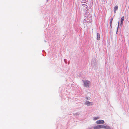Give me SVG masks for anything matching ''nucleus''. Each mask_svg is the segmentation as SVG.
Instances as JSON below:
<instances>
[{"label":"nucleus","instance_id":"12","mask_svg":"<svg viewBox=\"0 0 129 129\" xmlns=\"http://www.w3.org/2000/svg\"><path fill=\"white\" fill-rule=\"evenodd\" d=\"M98 117H95L94 118V120H96L98 119H99Z\"/></svg>","mask_w":129,"mask_h":129},{"label":"nucleus","instance_id":"3","mask_svg":"<svg viewBox=\"0 0 129 129\" xmlns=\"http://www.w3.org/2000/svg\"><path fill=\"white\" fill-rule=\"evenodd\" d=\"M96 123L97 124H103L104 123V121L103 120H99L96 121Z\"/></svg>","mask_w":129,"mask_h":129},{"label":"nucleus","instance_id":"1","mask_svg":"<svg viewBox=\"0 0 129 129\" xmlns=\"http://www.w3.org/2000/svg\"><path fill=\"white\" fill-rule=\"evenodd\" d=\"M82 81L84 83V86L86 87H89V85L90 84V82L88 80H82Z\"/></svg>","mask_w":129,"mask_h":129},{"label":"nucleus","instance_id":"23","mask_svg":"<svg viewBox=\"0 0 129 129\" xmlns=\"http://www.w3.org/2000/svg\"><path fill=\"white\" fill-rule=\"evenodd\" d=\"M85 1H86V0H85Z\"/></svg>","mask_w":129,"mask_h":129},{"label":"nucleus","instance_id":"19","mask_svg":"<svg viewBox=\"0 0 129 129\" xmlns=\"http://www.w3.org/2000/svg\"><path fill=\"white\" fill-rule=\"evenodd\" d=\"M66 59H64V62H65V63H67V62H66Z\"/></svg>","mask_w":129,"mask_h":129},{"label":"nucleus","instance_id":"7","mask_svg":"<svg viewBox=\"0 0 129 129\" xmlns=\"http://www.w3.org/2000/svg\"><path fill=\"white\" fill-rule=\"evenodd\" d=\"M113 20V18H111V20H110V26L111 28H112V22Z\"/></svg>","mask_w":129,"mask_h":129},{"label":"nucleus","instance_id":"8","mask_svg":"<svg viewBox=\"0 0 129 129\" xmlns=\"http://www.w3.org/2000/svg\"><path fill=\"white\" fill-rule=\"evenodd\" d=\"M124 18V17L123 16L121 18V23H123Z\"/></svg>","mask_w":129,"mask_h":129},{"label":"nucleus","instance_id":"21","mask_svg":"<svg viewBox=\"0 0 129 129\" xmlns=\"http://www.w3.org/2000/svg\"><path fill=\"white\" fill-rule=\"evenodd\" d=\"M87 16V15H86V16Z\"/></svg>","mask_w":129,"mask_h":129},{"label":"nucleus","instance_id":"4","mask_svg":"<svg viewBox=\"0 0 129 129\" xmlns=\"http://www.w3.org/2000/svg\"><path fill=\"white\" fill-rule=\"evenodd\" d=\"M118 9V6L117 5L114 8V13H115L116 12V11Z\"/></svg>","mask_w":129,"mask_h":129},{"label":"nucleus","instance_id":"20","mask_svg":"<svg viewBox=\"0 0 129 129\" xmlns=\"http://www.w3.org/2000/svg\"><path fill=\"white\" fill-rule=\"evenodd\" d=\"M44 41H45V42H46V41L45 40Z\"/></svg>","mask_w":129,"mask_h":129},{"label":"nucleus","instance_id":"6","mask_svg":"<svg viewBox=\"0 0 129 129\" xmlns=\"http://www.w3.org/2000/svg\"><path fill=\"white\" fill-rule=\"evenodd\" d=\"M97 34V38L96 39L98 40H99L100 39V35L99 33H96Z\"/></svg>","mask_w":129,"mask_h":129},{"label":"nucleus","instance_id":"18","mask_svg":"<svg viewBox=\"0 0 129 129\" xmlns=\"http://www.w3.org/2000/svg\"><path fill=\"white\" fill-rule=\"evenodd\" d=\"M75 114L76 115H79V114L78 113H76Z\"/></svg>","mask_w":129,"mask_h":129},{"label":"nucleus","instance_id":"14","mask_svg":"<svg viewBox=\"0 0 129 129\" xmlns=\"http://www.w3.org/2000/svg\"><path fill=\"white\" fill-rule=\"evenodd\" d=\"M106 126L105 125H103V128H104V129H106Z\"/></svg>","mask_w":129,"mask_h":129},{"label":"nucleus","instance_id":"2","mask_svg":"<svg viewBox=\"0 0 129 129\" xmlns=\"http://www.w3.org/2000/svg\"><path fill=\"white\" fill-rule=\"evenodd\" d=\"M85 104L87 106H89L92 105L93 103L92 102H90L88 101H86L85 102Z\"/></svg>","mask_w":129,"mask_h":129},{"label":"nucleus","instance_id":"22","mask_svg":"<svg viewBox=\"0 0 129 129\" xmlns=\"http://www.w3.org/2000/svg\"><path fill=\"white\" fill-rule=\"evenodd\" d=\"M92 61H91V63H92Z\"/></svg>","mask_w":129,"mask_h":129},{"label":"nucleus","instance_id":"16","mask_svg":"<svg viewBox=\"0 0 129 129\" xmlns=\"http://www.w3.org/2000/svg\"><path fill=\"white\" fill-rule=\"evenodd\" d=\"M123 23H120V26H122V25Z\"/></svg>","mask_w":129,"mask_h":129},{"label":"nucleus","instance_id":"13","mask_svg":"<svg viewBox=\"0 0 129 129\" xmlns=\"http://www.w3.org/2000/svg\"><path fill=\"white\" fill-rule=\"evenodd\" d=\"M100 125V128L101 129V128H103V125Z\"/></svg>","mask_w":129,"mask_h":129},{"label":"nucleus","instance_id":"17","mask_svg":"<svg viewBox=\"0 0 129 129\" xmlns=\"http://www.w3.org/2000/svg\"><path fill=\"white\" fill-rule=\"evenodd\" d=\"M86 98L87 100H89L90 99V98H88V97H86Z\"/></svg>","mask_w":129,"mask_h":129},{"label":"nucleus","instance_id":"9","mask_svg":"<svg viewBox=\"0 0 129 129\" xmlns=\"http://www.w3.org/2000/svg\"><path fill=\"white\" fill-rule=\"evenodd\" d=\"M119 21H118V25L117 30V31H116V33H117L119 27Z\"/></svg>","mask_w":129,"mask_h":129},{"label":"nucleus","instance_id":"10","mask_svg":"<svg viewBox=\"0 0 129 129\" xmlns=\"http://www.w3.org/2000/svg\"><path fill=\"white\" fill-rule=\"evenodd\" d=\"M88 6H87L86 5H85V6H84L83 8L84 9H87V8L88 7Z\"/></svg>","mask_w":129,"mask_h":129},{"label":"nucleus","instance_id":"11","mask_svg":"<svg viewBox=\"0 0 129 129\" xmlns=\"http://www.w3.org/2000/svg\"><path fill=\"white\" fill-rule=\"evenodd\" d=\"M106 129H111V128L109 126H106Z\"/></svg>","mask_w":129,"mask_h":129},{"label":"nucleus","instance_id":"15","mask_svg":"<svg viewBox=\"0 0 129 129\" xmlns=\"http://www.w3.org/2000/svg\"><path fill=\"white\" fill-rule=\"evenodd\" d=\"M84 4H82V6H83V7H84V6H85V5H86V3H84Z\"/></svg>","mask_w":129,"mask_h":129},{"label":"nucleus","instance_id":"5","mask_svg":"<svg viewBox=\"0 0 129 129\" xmlns=\"http://www.w3.org/2000/svg\"><path fill=\"white\" fill-rule=\"evenodd\" d=\"M93 128L94 129H101L100 125L94 126Z\"/></svg>","mask_w":129,"mask_h":129}]
</instances>
